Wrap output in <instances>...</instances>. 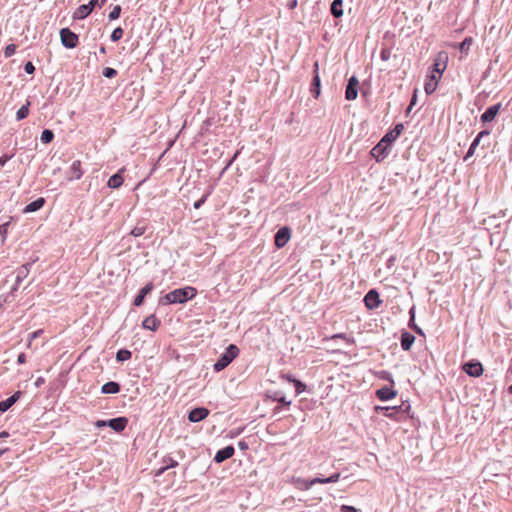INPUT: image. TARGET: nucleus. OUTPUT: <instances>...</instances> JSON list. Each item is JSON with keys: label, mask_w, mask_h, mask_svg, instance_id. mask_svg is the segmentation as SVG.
I'll use <instances>...</instances> for the list:
<instances>
[{"label": "nucleus", "mask_w": 512, "mask_h": 512, "mask_svg": "<svg viewBox=\"0 0 512 512\" xmlns=\"http://www.w3.org/2000/svg\"><path fill=\"white\" fill-rule=\"evenodd\" d=\"M197 294V290L194 287L187 286L185 288L175 289L160 299V304L168 305L175 303H185L190 299H193Z\"/></svg>", "instance_id": "nucleus-1"}, {"label": "nucleus", "mask_w": 512, "mask_h": 512, "mask_svg": "<svg viewBox=\"0 0 512 512\" xmlns=\"http://www.w3.org/2000/svg\"><path fill=\"white\" fill-rule=\"evenodd\" d=\"M239 354V349L236 345L230 344L225 353L214 364V370L219 372L226 368Z\"/></svg>", "instance_id": "nucleus-2"}, {"label": "nucleus", "mask_w": 512, "mask_h": 512, "mask_svg": "<svg viewBox=\"0 0 512 512\" xmlns=\"http://www.w3.org/2000/svg\"><path fill=\"white\" fill-rule=\"evenodd\" d=\"M60 39L62 45L68 49L77 47L79 43L78 35L71 31L69 28H62L60 30Z\"/></svg>", "instance_id": "nucleus-3"}, {"label": "nucleus", "mask_w": 512, "mask_h": 512, "mask_svg": "<svg viewBox=\"0 0 512 512\" xmlns=\"http://www.w3.org/2000/svg\"><path fill=\"white\" fill-rule=\"evenodd\" d=\"M448 53L446 51H440L436 54L433 62L432 73H436L442 76L448 65Z\"/></svg>", "instance_id": "nucleus-4"}, {"label": "nucleus", "mask_w": 512, "mask_h": 512, "mask_svg": "<svg viewBox=\"0 0 512 512\" xmlns=\"http://www.w3.org/2000/svg\"><path fill=\"white\" fill-rule=\"evenodd\" d=\"M291 238V230L289 227H281L275 234L274 244L277 248L284 247Z\"/></svg>", "instance_id": "nucleus-5"}, {"label": "nucleus", "mask_w": 512, "mask_h": 512, "mask_svg": "<svg viewBox=\"0 0 512 512\" xmlns=\"http://www.w3.org/2000/svg\"><path fill=\"white\" fill-rule=\"evenodd\" d=\"M390 144L386 140H380V142L374 146L371 150V156L376 159L377 162L384 159L388 154Z\"/></svg>", "instance_id": "nucleus-6"}, {"label": "nucleus", "mask_w": 512, "mask_h": 512, "mask_svg": "<svg viewBox=\"0 0 512 512\" xmlns=\"http://www.w3.org/2000/svg\"><path fill=\"white\" fill-rule=\"evenodd\" d=\"M359 80L356 76H352L348 80V84L345 90V98L348 101L355 100L358 96Z\"/></svg>", "instance_id": "nucleus-7"}, {"label": "nucleus", "mask_w": 512, "mask_h": 512, "mask_svg": "<svg viewBox=\"0 0 512 512\" xmlns=\"http://www.w3.org/2000/svg\"><path fill=\"white\" fill-rule=\"evenodd\" d=\"M98 3V0H91L88 4H84V5H81L79 6L74 14H73V18L74 19H84L86 18L94 9V7L96 6V4Z\"/></svg>", "instance_id": "nucleus-8"}, {"label": "nucleus", "mask_w": 512, "mask_h": 512, "mask_svg": "<svg viewBox=\"0 0 512 512\" xmlns=\"http://www.w3.org/2000/svg\"><path fill=\"white\" fill-rule=\"evenodd\" d=\"M364 303L369 310L378 308L381 304L379 293L374 289L368 291L364 297Z\"/></svg>", "instance_id": "nucleus-9"}, {"label": "nucleus", "mask_w": 512, "mask_h": 512, "mask_svg": "<svg viewBox=\"0 0 512 512\" xmlns=\"http://www.w3.org/2000/svg\"><path fill=\"white\" fill-rule=\"evenodd\" d=\"M441 75L432 73L427 77L424 85L425 92L430 95L437 89L438 83L441 79Z\"/></svg>", "instance_id": "nucleus-10"}, {"label": "nucleus", "mask_w": 512, "mask_h": 512, "mask_svg": "<svg viewBox=\"0 0 512 512\" xmlns=\"http://www.w3.org/2000/svg\"><path fill=\"white\" fill-rule=\"evenodd\" d=\"M292 483L300 490H309L313 485L320 484L319 477L313 479L293 478Z\"/></svg>", "instance_id": "nucleus-11"}, {"label": "nucleus", "mask_w": 512, "mask_h": 512, "mask_svg": "<svg viewBox=\"0 0 512 512\" xmlns=\"http://www.w3.org/2000/svg\"><path fill=\"white\" fill-rule=\"evenodd\" d=\"M209 415V410L204 407L194 408L189 412L188 419L190 422H199Z\"/></svg>", "instance_id": "nucleus-12"}, {"label": "nucleus", "mask_w": 512, "mask_h": 512, "mask_svg": "<svg viewBox=\"0 0 512 512\" xmlns=\"http://www.w3.org/2000/svg\"><path fill=\"white\" fill-rule=\"evenodd\" d=\"M463 370L473 377H479L483 373V367L480 362H468L463 366Z\"/></svg>", "instance_id": "nucleus-13"}, {"label": "nucleus", "mask_w": 512, "mask_h": 512, "mask_svg": "<svg viewBox=\"0 0 512 512\" xmlns=\"http://www.w3.org/2000/svg\"><path fill=\"white\" fill-rule=\"evenodd\" d=\"M500 109L501 103H497L493 106L488 107L486 111L481 115V121L484 123L493 121L497 114L499 113Z\"/></svg>", "instance_id": "nucleus-14"}, {"label": "nucleus", "mask_w": 512, "mask_h": 512, "mask_svg": "<svg viewBox=\"0 0 512 512\" xmlns=\"http://www.w3.org/2000/svg\"><path fill=\"white\" fill-rule=\"evenodd\" d=\"M128 424L126 417L113 418L107 421V426L112 428L116 432H122Z\"/></svg>", "instance_id": "nucleus-15"}, {"label": "nucleus", "mask_w": 512, "mask_h": 512, "mask_svg": "<svg viewBox=\"0 0 512 512\" xmlns=\"http://www.w3.org/2000/svg\"><path fill=\"white\" fill-rule=\"evenodd\" d=\"M234 447L233 446H226L225 448L219 450L215 457H214V460L215 462L217 463H221L227 459H229L230 457H232L234 455Z\"/></svg>", "instance_id": "nucleus-16"}, {"label": "nucleus", "mask_w": 512, "mask_h": 512, "mask_svg": "<svg viewBox=\"0 0 512 512\" xmlns=\"http://www.w3.org/2000/svg\"><path fill=\"white\" fill-rule=\"evenodd\" d=\"M396 395H397V392L387 386L382 387L381 389H378L376 391V396L381 401H387V400L393 399L396 397Z\"/></svg>", "instance_id": "nucleus-17"}, {"label": "nucleus", "mask_w": 512, "mask_h": 512, "mask_svg": "<svg viewBox=\"0 0 512 512\" xmlns=\"http://www.w3.org/2000/svg\"><path fill=\"white\" fill-rule=\"evenodd\" d=\"M124 172V168L120 169L116 174L112 175L108 182H107V185L109 188H112V189H117L119 188L122 184H123V176H122V173Z\"/></svg>", "instance_id": "nucleus-18"}, {"label": "nucleus", "mask_w": 512, "mask_h": 512, "mask_svg": "<svg viewBox=\"0 0 512 512\" xmlns=\"http://www.w3.org/2000/svg\"><path fill=\"white\" fill-rule=\"evenodd\" d=\"M153 284L150 282V283H147L139 292V294L135 297L134 299V305L135 306H140L142 305L143 301H144V298L145 296L150 293L152 290H153Z\"/></svg>", "instance_id": "nucleus-19"}, {"label": "nucleus", "mask_w": 512, "mask_h": 512, "mask_svg": "<svg viewBox=\"0 0 512 512\" xmlns=\"http://www.w3.org/2000/svg\"><path fill=\"white\" fill-rule=\"evenodd\" d=\"M142 326L145 329L156 331L160 326V320H158L155 315H150L144 319Z\"/></svg>", "instance_id": "nucleus-20"}, {"label": "nucleus", "mask_w": 512, "mask_h": 512, "mask_svg": "<svg viewBox=\"0 0 512 512\" xmlns=\"http://www.w3.org/2000/svg\"><path fill=\"white\" fill-rule=\"evenodd\" d=\"M415 341V337L409 333V332H402L401 334V347L404 351H408L410 350V348L412 347L413 343Z\"/></svg>", "instance_id": "nucleus-21"}, {"label": "nucleus", "mask_w": 512, "mask_h": 512, "mask_svg": "<svg viewBox=\"0 0 512 512\" xmlns=\"http://www.w3.org/2000/svg\"><path fill=\"white\" fill-rule=\"evenodd\" d=\"M20 395H21V392L17 391L11 397L7 398L4 401H1L0 402V411L6 412L20 398Z\"/></svg>", "instance_id": "nucleus-22"}, {"label": "nucleus", "mask_w": 512, "mask_h": 512, "mask_svg": "<svg viewBox=\"0 0 512 512\" xmlns=\"http://www.w3.org/2000/svg\"><path fill=\"white\" fill-rule=\"evenodd\" d=\"M45 202H46L45 199L43 197H40V198L36 199L35 201L26 205L25 208L23 209V212L24 213L35 212V211L41 209L44 206Z\"/></svg>", "instance_id": "nucleus-23"}, {"label": "nucleus", "mask_w": 512, "mask_h": 512, "mask_svg": "<svg viewBox=\"0 0 512 512\" xmlns=\"http://www.w3.org/2000/svg\"><path fill=\"white\" fill-rule=\"evenodd\" d=\"M102 393L104 394H115L120 391V385L116 382H107L101 388Z\"/></svg>", "instance_id": "nucleus-24"}, {"label": "nucleus", "mask_w": 512, "mask_h": 512, "mask_svg": "<svg viewBox=\"0 0 512 512\" xmlns=\"http://www.w3.org/2000/svg\"><path fill=\"white\" fill-rule=\"evenodd\" d=\"M342 5H343L342 0H334L332 2L331 13L334 17L339 18L343 15Z\"/></svg>", "instance_id": "nucleus-25"}, {"label": "nucleus", "mask_w": 512, "mask_h": 512, "mask_svg": "<svg viewBox=\"0 0 512 512\" xmlns=\"http://www.w3.org/2000/svg\"><path fill=\"white\" fill-rule=\"evenodd\" d=\"M315 72L318 70V62L314 64ZM313 86L314 88L311 89V92L314 93L315 98H317L320 95V78L318 73L315 74L313 78Z\"/></svg>", "instance_id": "nucleus-26"}, {"label": "nucleus", "mask_w": 512, "mask_h": 512, "mask_svg": "<svg viewBox=\"0 0 512 512\" xmlns=\"http://www.w3.org/2000/svg\"><path fill=\"white\" fill-rule=\"evenodd\" d=\"M147 230V224L144 221H140L137 225L131 230L130 234L134 237L142 236Z\"/></svg>", "instance_id": "nucleus-27"}, {"label": "nucleus", "mask_w": 512, "mask_h": 512, "mask_svg": "<svg viewBox=\"0 0 512 512\" xmlns=\"http://www.w3.org/2000/svg\"><path fill=\"white\" fill-rule=\"evenodd\" d=\"M375 410L377 413H382L384 416L389 417V418H394L398 412L397 408L391 409L389 407H384V406H376Z\"/></svg>", "instance_id": "nucleus-28"}, {"label": "nucleus", "mask_w": 512, "mask_h": 512, "mask_svg": "<svg viewBox=\"0 0 512 512\" xmlns=\"http://www.w3.org/2000/svg\"><path fill=\"white\" fill-rule=\"evenodd\" d=\"M334 339H342L349 345L355 344V339L352 336H348L345 333H337L332 335L329 338H325L324 340H334Z\"/></svg>", "instance_id": "nucleus-29"}, {"label": "nucleus", "mask_w": 512, "mask_h": 512, "mask_svg": "<svg viewBox=\"0 0 512 512\" xmlns=\"http://www.w3.org/2000/svg\"><path fill=\"white\" fill-rule=\"evenodd\" d=\"M474 40L472 37H466L460 44L459 49L465 55L468 54L470 47L472 46Z\"/></svg>", "instance_id": "nucleus-30"}, {"label": "nucleus", "mask_w": 512, "mask_h": 512, "mask_svg": "<svg viewBox=\"0 0 512 512\" xmlns=\"http://www.w3.org/2000/svg\"><path fill=\"white\" fill-rule=\"evenodd\" d=\"M73 175L72 178L74 179H80L82 176V170H81V162L79 160L74 161L70 167Z\"/></svg>", "instance_id": "nucleus-31"}, {"label": "nucleus", "mask_w": 512, "mask_h": 512, "mask_svg": "<svg viewBox=\"0 0 512 512\" xmlns=\"http://www.w3.org/2000/svg\"><path fill=\"white\" fill-rule=\"evenodd\" d=\"M29 106L30 102L27 101L25 105H23L16 113V118L18 121L25 119L29 115Z\"/></svg>", "instance_id": "nucleus-32"}, {"label": "nucleus", "mask_w": 512, "mask_h": 512, "mask_svg": "<svg viewBox=\"0 0 512 512\" xmlns=\"http://www.w3.org/2000/svg\"><path fill=\"white\" fill-rule=\"evenodd\" d=\"M132 356V353L129 350L121 349L116 354V359L118 361H126L129 360Z\"/></svg>", "instance_id": "nucleus-33"}, {"label": "nucleus", "mask_w": 512, "mask_h": 512, "mask_svg": "<svg viewBox=\"0 0 512 512\" xmlns=\"http://www.w3.org/2000/svg\"><path fill=\"white\" fill-rule=\"evenodd\" d=\"M339 479H340V473H334L327 478L319 477L320 484L336 483L339 481Z\"/></svg>", "instance_id": "nucleus-34"}, {"label": "nucleus", "mask_w": 512, "mask_h": 512, "mask_svg": "<svg viewBox=\"0 0 512 512\" xmlns=\"http://www.w3.org/2000/svg\"><path fill=\"white\" fill-rule=\"evenodd\" d=\"M54 138V134L51 130L49 129H45L44 131H42L41 133V141L43 143H50Z\"/></svg>", "instance_id": "nucleus-35"}, {"label": "nucleus", "mask_w": 512, "mask_h": 512, "mask_svg": "<svg viewBox=\"0 0 512 512\" xmlns=\"http://www.w3.org/2000/svg\"><path fill=\"white\" fill-rule=\"evenodd\" d=\"M166 465L159 469L158 474H162L164 471H166L169 468H174L178 466V462L172 458H169L168 461H165Z\"/></svg>", "instance_id": "nucleus-36"}, {"label": "nucleus", "mask_w": 512, "mask_h": 512, "mask_svg": "<svg viewBox=\"0 0 512 512\" xmlns=\"http://www.w3.org/2000/svg\"><path fill=\"white\" fill-rule=\"evenodd\" d=\"M124 30L121 27H117L113 30L111 34V40L116 42L123 37Z\"/></svg>", "instance_id": "nucleus-37"}, {"label": "nucleus", "mask_w": 512, "mask_h": 512, "mask_svg": "<svg viewBox=\"0 0 512 512\" xmlns=\"http://www.w3.org/2000/svg\"><path fill=\"white\" fill-rule=\"evenodd\" d=\"M120 13H121V7L119 5L114 6L113 9L111 10V12L109 13V19L116 20L117 18H119Z\"/></svg>", "instance_id": "nucleus-38"}, {"label": "nucleus", "mask_w": 512, "mask_h": 512, "mask_svg": "<svg viewBox=\"0 0 512 512\" xmlns=\"http://www.w3.org/2000/svg\"><path fill=\"white\" fill-rule=\"evenodd\" d=\"M490 134V132L488 130H483L481 131L477 137L473 140V142L471 143L472 146H474L475 148L479 145L480 143V140L484 137V136H488Z\"/></svg>", "instance_id": "nucleus-39"}, {"label": "nucleus", "mask_w": 512, "mask_h": 512, "mask_svg": "<svg viewBox=\"0 0 512 512\" xmlns=\"http://www.w3.org/2000/svg\"><path fill=\"white\" fill-rule=\"evenodd\" d=\"M16 48H17V47H16V45H14V44H9V45H7V46L5 47V49H4V55H5V57H6V58H9V57H11L12 55H14V54H15V52H16Z\"/></svg>", "instance_id": "nucleus-40"}, {"label": "nucleus", "mask_w": 512, "mask_h": 512, "mask_svg": "<svg viewBox=\"0 0 512 512\" xmlns=\"http://www.w3.org/2000/svg\"><path fill=\"white\" fill-rule=\"evenodd\" d=\"M409 326L414 329L417 333L422 334V330L414 323V309L410 310V321Z\"/></svg>", "instance_id": "nucleus-41"}, {"label": "nucleus", "mask_w": 512, "mask_h": 512, "mask_svg": "<svg viewBox=\"0 0 512 512\" xmlns=\"http://www.w3.org/2000/svg\"><path fill=\"white\" fill-rule=\"evenodd\" d=\"M295 391L297 394H301L306 390V385L299 380H293Z\"/></svg>", "instance_id": "nucleus-42"}, {"label": "nucleus", "mask_w": 512, "mask_h": 512, "mask_svg": "<svg viewBox=\"0 0 512 512\" xmlns=\"http://www.w3.org/2000/svg\"><path fill=\"white\" fill-rule=\"evenodd\" d=\"M103 75L107 78H113L117 75V71L114 68L106 67L103 70Z\"/></svg>", "instance_id": "nucleus-43"}, {"label": "nucleus", "mask_w": 512, "mask_h": 512, "mask_svg": "<svg viewBox=\"0 0 512 512\" xmlns=\"http://www.w3.org/2000/svg\"><path fill=\"white\" fill-rule=\"evenodd\" d=\"M397 137L398 136H396L393 131H390L382 138V140H386L388 144H391L397 139Z\"/></svg>", "instance_id": "nucleus-44"}, {"label": "nucleus", "mask_w": 512, "mask_h": 512, "mask_svg": "<svg viewBox=\"0 0 512 512\" xmlns=\"http://www.w3.org/2000/svg\"><path fill=\"white\" fill-rule=\"evenodd\" d=\"M391 51L389 49H383L381 51L380 57L383 61H387L390 58Z\"/></svg>", "instance_id": "nucleus-45"}, {"label": "nucleus", "mask_w": 512, "mask_h": 512, "mask_svg": "<svg viewBox=\"0 0 512 512\" xmlns=\"http://www.w3.org/2000/svg\"><path fill=\"white\" fill-rule=\"evenodd\" d=\"M24 70H25V72H26V73H28V74H32V73H34V71H35V67H34V65L32 64V62H27V63L25 64V66H24Z\"/></svg>", "instance_id": "nucleus-46"}, {"label": "nucleus", "mask_w": 512, "mask_h": 512, "mask_svg": "<svg viewBox=\"0 0 512 512\" xmlns=\"http://www.w3.org/2000/svg\"><path fill=\"white\" fill-rule=\"evenodd\" d=\"M208 195H204L201 199L194 203V208L199 209L206 201Z\"/></svg>", "instance_id": "nucleus-47"}, {"label": "nucleus", "mask_w": 512, "mask_h": 512, "mask_svg": "<svg viewBox=\"0 0 512 512\" xmlns=\"http://www.w3.org/2000/svg\"><path fill=\"white\" fill-rule=\"evenodd\" d=\"M42 334H43V330L42 329H38V330L32 332L29 337H30L31 340H34V339L40 337Z\"/></svg>", "instance_id": "nucleus-48"}, {"label": "nucleus", "mask_w": 512, "mask_h": 512, "mask_svg": "<svg viewBox=\"0 0 512 512\" xmlns=\"http://www.w3.org/2000/svg\"><path fill=\"white\" fill-rule=\"evenodd\" d=\"M341 511L342 512H357L356 508H354L353 506H349V505H342Z\"/></svg>", "instance_id": "nucleus-49"}, {"label": "nucleus", "mask_w": 512, "mask_h": 512, "mask_svg": "<svg viewBox=\"0 0 512 512\" xmlns=\"http://www.w3.org/2000/svg\"><path fill=\"white\" fill-rule=\"evenodd\" d=\"M8 226H9L8 222L0 225V234L1 235L5 236L7 234Z\"/></svg>", "instance_id": "nucleus-50"}, {"label": "nucleus", "mask_w": 512, "mask_h": 512, "mask_svg": "<svg viewBox=\"0 0 512 512\" xmlns=\"http://www.w3.org/2000/svg\"><path fill=\"white\" fill-rule=\"evenodd\" d=\"M402 130H403V125L402 124H398V125L395 126L394 130H392V131L394 132V134L396 136H399L401 134Z\"/></svg>", "instance_id": "nucleus-51"}, {"label": "nucleus", "mask_w": 512, "mask_h": 512, "mask_svg": "<svg viewBox=\"0 0 512 512\" xmlns=\"http://www.w3.org/2000/svg\"><path fill=\"white\" fill-rule=\"evenodd\" d=\"M17 363L18 364H25L26 363V355H25V353H21V354L18 355Z\"/></svg>", "instance_id": "nucleus-52"}, {"label": "nucleus", "mask_w": 512, "mask_h": 512, "mask_svg": "<svg viewBox=\"0 0 512 512\" xmlns=\"http://www.w3.org/2000/svg\"><path fill=\"white\" fill-rule=\"evenodd\" d=\"M475 150H476V148H475L474 146L470 145V147H469V149H468V152H467V154H466V156H465V159H467V158H469V157L473 156V155H474V153H475Z\"/></svg>", "instance_id": "nucleus-53"}, {"label": "nucleus", "mask_w": 512, "mask_h": 512, "mask_svg": "<svg viewBox=\"0 0 512 512\" xmlns=\"http://www.w3.org/2000/svg\"><path fill=\"white\" fill-rule=\"evenodd\" d=\"M274 400L278 401L281 404L287 405V406H289L291 404V401H287L285 399V397L274 398Z\"/></svg>", "instance_id": "nucleus-54"}, {"label": "nucleus", "mask_w": 512, "mask_h": 512, "mask_svg": "<svg viewBox=\"0 0 512 512\" xmlns=\"http://www.w3.org/2000/svg\"><path fill=\"white\" fill-rule=\"evenodd\" d=\"M10 159V156L8 155H3L0 157V165L3 166L5 165V163Z\"/></svg>", "instance_id": "nucleus-55"}, {"label": "nucleus", "mask_w": 512, "mask_h": 512, "mask_svg": "<svg viewBox=\"0 0 512 512\" xmlns=\"http://www.w3.org/2000/svg\"><path fill=\"white\" fill-rule=\"evenodd\" d=\"M95 425L97 427H99V428L100 427H104V426H107V421H105V420H98V421H96Z\"/></svg>", "instance_id": "nucleus-56"}, {"label": "nucleus", "mask_w": 512, "mask_h": 512, "mask_svg": "<svg viewBox=\"0 0 512 512\" xmlns=\"http://www.w3.org/2000/svg\"><path fill=\"white\" fill-rule=\"evenodd\" d=\"M9 436V433L7 431L0 432V438H6Z\"/></svg>", "instance_id": "nucleus-57"}, {"label": "nucleus", "mask_w": 512, "mask_h": 512, "mask_svg": "<svg viewBox=\"0 0 512 512\" xmlns=\"http://www.w3.org/2000/svg\"><path fill=\"white\" fill-rule=\"evenodd\" d=\"M284 378L289 382H293L294 380L290 375L284 376Z\"/></svg>", "instance_id": "nucleus-58"}, {"label": "nucleus", "mask_w": 512, "mask_h": 512, "mask_svg": "<svg viewBox=\"0 0 512 512\" xmlns=\"http://www.w3.org/2000/svg\"><path fill=\"white\" fill-rule=\"evenodd\" d=\"M297 5V1L293 0L290 4V8H294Z\"/></svg>", "instance_id": "nucleus-59"}, {"label": "nucleus", "mask_w": 512, "mask_h": 512, "mask_svg": "<svg viewBox=\"0 0 512 512\" xmlns=\"http://www.w3.org/2000/svg\"><path fill=\"white\" fill-rule=\"evenodd\" d=\"M7 451H8V448L1 449V450H0V457H1L4 453H6Z\"/></svg>", "instance_id": "nucleus-60"}, {"label": "nucleus", "mask_w": 512, "mask_h": 512, "mask_svg": "<svg viewBox=\"0 0 512 512\" xmlns=\"http://www.w3.org/2000/svg\"><path fill=\"white\" fill-rule=\"evenodd\" d=\"M32 341H33V340H31V339L29 338V341H28V343H27V347H28V348H31Z\"/></svg>", "instance_id": "nucleus-61"}, {"label": "nucleus", "mask_w": 512, "mask_h": 512, "mask_svg": "<svg viewBox=\"0 0 512 512\" xmlns=\"http://www.w3.org/2000/svg\"><path fill=\"white\" fill-rule=\"evenodd\" d=\"M42 381H43V379H42V378H39V379L37 380V382H36V385H39V383H41Z\"/></svg>", "instance_id": "nucleus-62"}, {"label": "nucleus", "mask_w": 512, "mask_h": 512, "mask_svg": "<svg viewBox=\"0 0 512 512\" xmlns=\"http://www.w3.org/2000/svg\"><path fill=\"white\" fill-rule=\"evenodd\" d=\"M274 410H275V412H279L280 411V407L277 406Z\"/></svg>", "instance_id": "nucleus-63"}, {"label": "nucleus", "mask_w": 512, "mask_h": 512, "mask_svg": "<svg viewBox=\"0 0 512 512\" xmlns=\"http://www.w3.org/2000/svg\"><path fill=\"white\" fill-rule=\"evenodd\" d=\"M509 392L512 394V384L509 386Z\"/></svg>", "instance_id": "nucleus-64"}]
</instances>
